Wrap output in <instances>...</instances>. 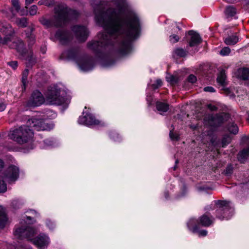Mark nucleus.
<instances>
[{
  "label": "nucleus",
  "instance_id": "864d4df0",
  "mask_svg": "<svg viewBox=\"0 0 249 249\" xmlns=\"http://www.w3.org/2000/svg\"><path fill=\"white\" fill-rule=\"evenodd\" d=\"M147 102H150V97H148L147 98Z\"/></svg>",
  "mask_w": 249,
  "mask_h": 249
},
{
  "label": "nucleus",
  "instance_id": "de8ad7c7",
  "mask_svg": "<svg viewBox=\"0 0 249 249\" xmlns=\"http://www.w3.org/2000/svg\"><path fill=\"white\" fill-rule=\"evenodd\" d=\"M34 0H26L25 2H26V6H25V8L26 9L28 8L27 7V5L30 4L31 3H32L33 2Z\"/></svg>",
  "mask_w": 249,
  "mask_h": 249
},
{
  "label": "nucleus",
  "instance_id": "a211bd4d",
  "mask_svg": "<svg viewBox=\"0 0 249 249\" xmlns=\"http://www.w3.org/2000/svg\"><path fill=\"white\" fill-rule=\"evenodd\" d=\"M200 222L203 226H209L213 222V219L207 214H204L200 218Z\"/></svg>",
  "mask_w": 249,
  "mask_h": 249
},
{
  "label": "nucleus",
  "instance_id": "a878e982",
  "mask_svg": "<svg viewBox=\"0 0 249 249\" xmlns=\"http://www.w3.org/2000/svg\"><path fill=\"white\" fill-rule=\"evenodd\" d=\"M187 52L182 48L176 49L174 52V57H182L186 55Z\"/></svg>",
  "mask_w": 249,
  "mask_h": 249
},
{
  "label": "nucleus",
  "instance_id": "5fc2aeb1",
  "mask_svg": "<svg viewBox=\"0 0 249 249\" xmlns=\"http://www.w3.org/2000/svg\"><path fill=\"white\" fill-rule=\"evenodd\" d=\"M178 30V31H179V30H180L179 28L178 27H176V29H175V31L176 32V30Z\"/></svg>",
  "mask_w": 249,
  "mask_h": 249
},
{
  "label": "nucleus",
  "instance_id": "c756f323",
  "mask_svg": "<svg viewBox=\"0 0 249 249\" xmlns=\"http://www.w3.org/2000/svg\"><path fill=\"white\" fill-rule=\"evenodd\" d=\"M167 81L171 84H175L178 81V78L173 75L168 74L166 77Z\"/></svg>",
  "mask_w": 249,
  "mask_h": 249
},
{
  "label": "nucleus",
  "instance_id": "9b49d317",
  "mask_svg": "<svg viewBox=\"0 0 249 249\" xmlns=\"http://www.w3.org/2000/svg\"><path fill=\"white\" fill-rule=\"evenodd\" d=\"M0 32L5 36L2 39H5L6 37H8V40L4 44H1V45L8 44L12 40V37L15 34V31L12 28L10 24L7 23L5 21H0Z\"/></svg>",
  "mask_w": 249,
  "mask_h": 249
},
{
  "label": "nucleus",
  "instance_id": "3c124183",
  "mask_svg": "<svg viewBox=\"0 0 249 249\" xmlns=\"http://www.w3.org/2000/svg\"><path fill=\"white\" fill-rule=\"evenodd\" d=\"M4 166L3 162L2 160H0V171L2 169Z\"/></svg>",
  "mask_w": 249,
  "mask_h": 249
},
{
  "label": "nucleus",
  "instance_id": "c85d7f7f",
  "mask_svg": "<svg viewBox=\"0 0 249 249\" xmlns=\"http://www.w3.org/2000/svg\"><path fill=\"white\" fill-rule=\"evenodd\" d=\"M239 72L241 74V77L243 79H248L249 78V70L246 68H243L239 70Z\"/></svg>",
  "mask_w": 249,
  "mask_h": 249
},
{
  "label": "nucleus",
  "instance_id": "e433bc0d",
  "mask_svg": "<svg viewBox=\"0 0 249 249\" xmlns=\"http://www.w3.org/2000/svg\"><path fill=\"white\" fill-rule=\"evenodd\" d=\"M162 85V81L160 79H157L155 82L152 84H151V87L153 89H156L161 86Z\"/></svg>",
  "mask_w": 249,
  "mask_h": 249
},
{
  "label": "nucleus",
  "instance_id": "f3484780",
  "mask_svg": "<svg viewBox=\"0 0 249 249\" xmlns=\"http://www.w3.org/2000/svg\"><path fill=\"white\" fill-rule=\"evenodd\" d=\"M229 117V115L225 113H222L221 114L213 117L212 118V121L213 122V125H217L220 123L225 121V119H227Z\"/></svg>",
  "mask_w": 249,
  "mask_h": 249
},
{
  "label": "nucleus",
  "instance_id": "79ce46f5",
  "mask_svg": "<svg viewBox=\"0 0 249 249\" xmlns=\"http://www.w3.org/2000/svg\"><path fill=\"white\" fill-rule=\"evenodd\" d=\"M232 172V167L231 166L229 165L227 167L225 170V174L227 175L231 174Z\"/></svg>",
  "mask_w": 249,
  "mask_h": 249
},
{
  "label": "nucleus",
  "instance_id": "49530a36",
  "mask_svg": "<svg viewBox=\"0 0 249 249\" xmlns=\"http://www.w3.org/2000/svg\"><path fill=\"white\" fill-rule=\"evenodd\" d=\"M208 107L211 110H214L216 108V107L215 106L211 105V104L208 105Z\"/></svg>",
  "mask_w": 249,
  "mask_h": 249
},
{
  "label": "nucleus",
  "instance_id": "cd10ccee",
  "mask_svg": "<svg viewBox=\"0 0 249 249\" xmlns=\"http://www.w3.org/2000/svg\"><path fill=\"white\" fill-rule=\"evenodd\" d=\"M228 129L230 133L233 134H236L238 132V127L237 125L234 123L230 124L228 126Z\"/></svg>",
  "mask_w": 249,
  "mask_h": 249
},
{
  "label": "nucleus",
  "instance_id": "a18cd8bd",
  "mask_svg": "<svg viewBox=\"0 0 249 249\" xmlns=\"http://www.w3.org/2000/svg\"><path fill=\"white\" fill-rule=\"evenodd\" d=\"M6 107V103L3 101H0V111L4 110Z\"/></svg>",
  "mask_w": 249,
  "mask_h": 249
},
{
  "label": "nucleus",
  "instance_id": "6e6552de",
  "mask_svg": "<svg viewBox=\"0 0 249 249\" xmlns=\"http://www.w3.org/2000/svg\"><path fill=\"white\" fill-rule=\"evenodd\" d=\"M78 123L87 126H95L102 125V122L96 119L94 116L87 110L83 111V115L79 117Z\"/></svg>",
  "mask_w": 249,
  "mask_h": 249
},
{
  "label": "nucleus",
  "instance_id": "bf43d9fd",
  "mask_svg": "<svg viewBox=\"0 0 249 249\" xmlns=\"http://www.w3.org/2000/svg\"><path fill=\"white\" fill-rule=\"evenodd\" d=\"M109 66L108 65H105V66Z\"/></svg>",
  "mask_w": 249,
  "mask_h": 249
},
{
  "label": "nucleus",
  "instance_id": "20e7f679",
  "mask_svg": "<svg viewBox=\"0 0 249 249\" xmlns=\"http://www.w3.org/2000/svg\"><path fill=\"white\" fill-rule=\"evenodd\" d=\"M78 13L73 10L68 9L66 5L60 4L55 8L54 21H53L44 17L39 18V22L46 27H59L64 24L69 20L76 18Z\"/></svg>",
  "mask_w": 249,
  "mask_h": 249
},
{
  "label": "nucleus",
  "instance_id": "dca6fc26",
  "mask_svg": "<svg viewBox=\"0 0 249 249\" xmlns=\"http://www.w3.org/2000/svg\"><path fill=\"white\" fill-rule=\"evenodd\" d=\"M188 34L191 36L189 44L190 47L198 45L201 42V38L199 35L193 31H190Z\"/></svg>",
  "mask_w": 249,
  "mask_h": 249
},
{
  "label": "nucleus",
  "instance_id": "9d476101",
  "mask_svg": "<svg viewBox=\"0 0 249 249\" xmlns=\"http://www.w3.org/2000/svg\"><path fill=\"white\" fill-rule=\"evenodd\" d=\"M19 176V168L15 165H10L4 172L3 178L8 182L15 181Z\"/></svg>",
  "mask_w": 249,
  "mask_h": 249
},
{
  "label": "nucleus",
  "instance_id": "7ed1b4c3",
  "mask_svg": "<svg viewBox=\"0 0 249 249\" xmlns=\"http://www.w3.org/2000/svg\"><path fill=\"white\" fill-rule=\"evenodd\" d=\"M26 219L27 221L23 219L20 222V225L15 227L14 232L15 236L19 238H26L39 249H47L50 243L49 237L44 233H41L35 237L38 230L34 227L27 225L32 223L30 216H27Z\"/></svg>",
  "mask_w": 249,
  "mask_h": 249
},
{
  "label": "nucleus",
  "instance_id": "6ab92c4d",
  "mask_svg": "<svg viewBox=\"0 0 249 249\" xmlns=\"http://www.w3.org/2000/svg\"><path fill=\"white\" fill-rule=\"evenodd\" d=\"M224 13L227 18L233 17L236 14L237 10L233 6L229 5L226 7Z\"/></svg>",
  "mask_w": 249,
  "mask_h": 249
},
{
  "label": "nucleus",
  "instance_id": "09e8293b",
  "mask_svg": "<svg viewBox=\"0 0 249 249\" xmlns=\"http://www.w3.org/2000/svg\"><path fill=\"white\" fill-rule=\"evenodd\" d=\"M29 39H30V43L33 44L34 43L35 37L31 35L29 38Z\"/></svg>",
  "mask_w": 249,
  "mask_h": 249
},
{
  "label": "nucleus",
  "instance_id": "b1692460",
  "mask_svg": "<svg viewBox=\"0 0 249 249\" xmlns=\"http://www.w3.org/2000/svg\"><path fill=\"white\" fill-rule=\"evenodd\" d=\"M11 3L13 7L17 12H19L21 16L25 14L23 10H20V5L18 0H12Z\"/></svg>",
  "mask_w": 249,
  "mask_h": 249
},
{
  "label": "nucleus",
  "instance_id": "4c0bfd02",
  "mask_svg": "<svg viewBox=\"0 0 249 249\" xmlns=\"http://www.w3.org/2000/svg\"><path fill=\"white\" fill-rule=\"evenodd\" d=\"M230 52L231 50L229 47H224L220 51V53L222 55H227L230 53Z\"/></svg>",
  "mask_w": 249,
  "mask_h": 249
},
{
  "label": "nucleus",
  "instance_id": "c03bdc74",
  "mask_svg": "<svg viewBox=\"0 0 249 249\" xmlns=\"http://www.w3.org/2000/svg\"><path fill=\"white\" fill-rule=\"evenodd\" d=\"M204 90L206 92H214L215 89L212 87H206L204 88Z\"/></svg>",
  "mask_w": 249,
  "mask_h": 249
},
{
  "label": "nucleus",
  "instance_id": "0eeeda50",
  "mask_svg": "<svg viewBox=\"0 0 249 249\" xmlns=\"http://www.w3.org/2000/svg\"><path fill=\"white\" fill-rule=\"evenodd\" d=\"M215 203L218 218L221 219L224 218L228 219L232 216L233 213V209L230 202L218 200Z\"/></svg>",
  "mask_w": 249,
  "mask_h": 249
},
{
  "label": "nucleus",
  "instance_id": "39448f33",
  "mask_svg": "<svg viewBox=\"0 0 249 249\" xmlns=\"http://www.w3.org/2000/svg\"><path fill=\"white\" fill-rule=\"evenodd\" d=\"M45 98L46 102L51 105H68L70 102V98L66 96V91L56 86L48 89Z\"/></svg>",
  "mask_w": 249,
  "mask_h": 249
},
{
  "label": "nucleus",
  "instance_id": "6e6d98bb",
  "mask_svg": "<svg viewBox=\"0 0 249 249\" xmlns=\"http://www.w3.org/2000/svg\"><path fill=\"white\" fill-rule=\"evenodd\" d=\"M248 117L247 120L249 122V111L248 112Z\"/></svg>",
  "mask_w": 249,
  "mask_h": 249
},
{
  "label": "nucleus",
  "instance_id": "4be33fe9",
  "mask_svg": "<svg viewBox=\"0 0 249 249\" xmlns=\"http://www.w3.org/2000/svg\"><path fill=\"white\" fill-rule=\"evenodd\" d=\"M238 41V38L236 36L233 35L228 36L225 39V43L229 45H234Z\"/></svg>",
  "mask_w": 249,
  "mask_h": 249
},
{
  "label": "nucleus",
  "instance_id": "72a5a7b5",
  "mask_svg": "<svg viewBox=\"0 0 249 249\" xmlns=\"http://www.w3.org/2000/svg\"><path fill=\"white\" fill-rule=\"evenodd\" d=\"M179 39V37L178 35L173 34L170 36V41L172 43L177 42Z\"/></svg>",
  "mask_w": 249,
  "mask_h": 249
},
{
  "label": "nucleus",
  "instance_id": "2f4dec72",
  "mask_svg": "<svg viewBox=\"0 0 249 249\" xmlns=\"http://www.w3.org/2000/svg\"><path fill=\"white\" fill-rule=\"evenodd\" d=\"M231 141V138L229 136L224 137L222 140V146L224 147L228 144Z\"/></svg>",
  "mask_w": 249,
  "mask_h": 249
},
{
  "label": "nucleus",
  "instance_id": "ea45409f",
  "mask_svg": "<svg viewBox=\"0 0 249 249\" xmlns=\"http://www.w3.org/2000/svg\"><path fill=\"white\" fill-rule=\"evenodd\" d=\"M188 80L191 83H194L196 81V77L194 75H190Z\"/></svg>",
  "mask_w": 249,
  "mask_h": 249
},
{
  "label": "nucleus",
  "instance_id": "f03ea898",
  "mask_svg": "<svg viewBox=\"0 0 249 249\" xmlns=\"http://www.w3.org/2000/svg\"><path fill=\"white\" fill-rule=\"evenodd\" d=\"M28 125H22L18 128L10 131L9 137L10 139L22 144L32 141L34 137V128L37 131L50 130L53 128V124L45 123L40 119L36 118L29 119L27 122Z\"/></svg>",
  "mask_w": 249,
  "mask_h": 249
},
{
  "label": "nucleus",
  "instance_id": "2eb2a0df",
  "mask_svg": "<svg viewBox=\"0 0 249 249\" xmlns=\"http://www.w3.org/2000/svg\"><path fill=\"white\" fill-rule=\"evenodd\" d=\"M54 38L61 44H66L69 41L71 37L68 33L59 30L55 34Z\"/></svg>",
  "mask_w": 249,
  "mask_h": 249
},
{
  "label": "nucleus",
  "instance_id": "4468645a",
  "mask_svg": "<svg viewBox=\"0 0 249 249\" xmlns=\"http://www.w3.org/2000/svg\"><path fill=\"white\" fill-rule=\"evenodd\" d=\"M197 221L194 218H192L189 220L187 225L189 229L191 231L193 232H197L199 236H205L207 234V231L206 230H198V227L196 225Z\"/></svg>",
  "mask_w": 249,
  "mask_h": 249
},
{
  "label": "nucleus",
  "instance_id": "aec40b11",
  "mask_svg": "<svg viewBox=\"0 0 249 249\" xmlns=\"http://www.w3.org/2000/svg\"><path fill=\"white\" fill-rule=\"evenodd\" d=\"M7 221L5 211L2 207L0 206V228H3Z\"/></svg>",
  "mask_w": 249,
  "mask_h": 249
},
{
  "label": "nucleus",
  "instance_id": "13d9d810",
  "mask_svg": "<svg viewBox=\"0 0 249 249\" xmlns=\"http://www.w3.org/2000/svg\"><path fill=\"white\" fill-rule=\"evenodd\" d=\"M45 50H44V51H42V53H45Z\"/></svg>",
  "mask_w": 249,
  "mask_h": 249
},
{
  "label": "nucleus",
  "instance_id": "5701e85b",
  "mask_svg": "<svg viewBox=\"0 0 249 249\" xmlns=\"http://www.w3.org/2000/svg\"><path fill=\"white\" fill-rule=\"evenodd\" d=\"M248 156H249V147L243 149L238 154V159L241 162H243Z\"/></svg>",
  "mask_w": 249,
  "mask_h": 249
},
{
  "label": "nucleus",
  "instance_id": "f257e3e1",
  "mask_svg": "<svg viewBox=\"0 0 249 249\" xmlns=\"http://www.w3.org/2000/svg\"><path fill=\"white\" fill-rule=\"evenodd\" d=\"M112 3L115 8L95 10L96 21L105 31L98 34L99 40L89 42L88 47L99 52L114 39L118 43L120 53L127 54L131 50V41L140 35L139 19L134 13L127 11L125 0H113Z\"/></svg>",
  "mask_w": 249,
  "mask_h": 249
},
{
  "label": "nucleus",
  "instance_id": "473e14b6",
  "mask_svg": "<svg viewBox=\"0 0 249 249\" xmlns=\"http://www.w3.org/2000/svg\"><path fill=\"white\" fill-rule=\"evenodd\" d=\"M44 144H45L44 147L47 148L48 147H53L55 146V142H54L53 141L52 139H47L45 140L44 142Z\"/></svg>",
  "mask_w": 249,
  "mask_h": 249
},
{
  "label": "nucleus",
  "instance_id": "8fccbe9b",
  "mask_svg": "<svg viewBox=\"0 0 249 249\" xmlns=\"http://www.w3.org/2000/svg\"><path fill=\"white\" fill-rule=\"evenodd\" d=\"M0 12H1L2 13H3V14L5 15V16L6 17L8 18V13H7V11H6L5 10H4V9L1 10L0 11Z\"/></svg>",
  "mask_w": 249,
  "mask_h": 249
},
{
  "label": "nucleus",
  "instance_id": "f8f14e48",
  "mask_svg": "<svg viewBox=\"0 0 249 249\" xmlns=\"http://www.w3.org/2000/svg\"><path fill=\"white\" fill-rule=\"evenodd\" d=\"M45 102L44 98L42 93L38 90L34 91L31 94L28 102L29 107H38Z\"/></svg>",
  "mask_w": 249,
  "mask_h": 249
},
{
  "label": "nucleus",
  "instance_id": "bb28decb",
  "mask_svg": "<svg viewBox=\"0 0 249 249\" xmlns=\"http://www.w3.org/2000/svg\"><path fill=\"white\" fill-rule=\"evenodd\" d=\"M226 75L224 71L220 72L217 78V81L218 83L221 85H224L225 83Z\"/></svg>",
  "mask_w": 249,
  "mask_h": 249
},
{
  "label": "nucleus",
  "instance_id": "a19ab883",
  "mask_svg": "<svg viewBox=\"0 0 249 249\" xmlns=\"http://www.w3.org/2000/svg\"><path fill=\"white\" fill-rule=\"evenodd\" d=\"M8 64L14 70H15L18 66V63L15 61L9 62L8 63Z\"/></svg>",
  "mask_w": 249,
  "mask_h": 249
},
{
  "label": "nucleus",
  "instance_id": "1a4fd4ad",
  "mask_svg": "<svg viewBox=\"0 0 249 249\" xmlns=\"http://www.w3.org/2000/svg\"><path fill=\"white\" fill-rule=\"evenodd\" d=\"M9 47L16 49L24 59L28 60L29 62L32 61V53L26 52L24 49V43L20 39L18 38L16 41H14L13 44L9 46Z\"/></svg>",
  "mask_w": 249,
  "mask_h": 249
},
{
  "label": "nucleus",
  "instance_id": "603ef678",
  "mask_svg": "<svg viewBox=\"0 0 249 249\" xmlns=\"http://www.w3.org/2000/svg\"><path fill=\"white\" fill-rule=\"evenodd\" d=\"M44 4L47 5H50L51 4L48 2V1H44Z\"/></svg>",
  "mask_w": 249,
  "mask_h": 249
},
{
  "label": "nucleus",
  "instance_id": "37998d69",
  "mask_svg": "<svg viewBox=\"0 0 249 249\" xmlns=\"http://www.w3.org/2000/svg\"><path fill=\"white\" fill-rule=\"evenodd\" d=\"M46 225L50 230H53L54 228L53 223L51 220H47Z\"/></svg>",
  "mask_w": 249,
  "mask_h": 249
},
{
  "label": "nucleus",
  "instance_id": "412c9836",
  "mask_svg": "<svg viewBox=\"0 0 249 249\" xmlns=\"http://www.w3.org/2000/svg\"><path fill=\"white\" fill-rule=\"evenodd\" d=\"M156 107L157 110L160 112V114H162L163 112H166L169 108L168 105L167 104L160 102H158L157 103Z\"/></svg>",
  "mask_w": 249,
  "mask_h": 249
},
{
  "label": "nucleus",
  "instance_id": "f704fd0d",
  "mask_svg": "<svg viewBox=\"0 0 249 249\" xmlns=\"http://www.w3.org/2000/svg\"><path fill=\"white\" fill-rule=\"evenodd\" d=\"M7 186L3 180L0 179V193H3L6 191Z\"/></svg>",
  "mask_w": 249,
  "mask_h": 249
},
{
  "label": "nucleus",
  "instance_id": "423d86ee",
  "mask_svg": "<svg viewBox=\"0 0 249 249\" xmlns=\"http://www.w3.org/2000/svg\"><path fill=\"white\" fill-rule=\"evenodd\" d=\"M63 55L68 59L75 61L79 68L83 71H89L91 70L93 67L91 60L84 58H79L77 51L75 49L65 52L63 53Z\"/></svg>",
  "mask_w": 249,
  "mask_h": 249
},
{
  "label": "nucleus",
  "instance_id": "c9c22d12",
  "mask_svg": "<svg viewBox=\"0 0 249 249\" xmlns=\"http://www.w3.org/2000/svg\"><path fill=\"white\" fill-rule=\"evenodd\" d=\"M37 11V7L35 5H32L29 11V14L31 16H34L36 14Z\"/></svg>",
  "mask_w": 249,
  "mask_h": 249
},
{
  "label": "nucleus",
  "instance_id": "58836bf2",
  "mask_svg": "<svg viewBox=\"0 0 249 249\" xmlns=\"http://www.w3.org/2000/svg\"><path fill=\"white\" fill-rule=\"evenodd\" d=\"M170 137L173 141H177L178 139V135L176 133H174L173 131L171 130L170 132Z\"/></svg>",
  "mask_w": 249,
  "mask_h": 249
},
{
  "label": "nucleus",
  "instance_id": "4d7b16f0",
  "mask_svg": "<svg viewBox=\"0 0 249 249\" xmlns=\"http://www.w3.org/2000/svg\"><path fill=\"white\" fill-rule=\"evenodd\" d=\"M38 3H39V4H42V3L41 2V1H39L38 2Z\"/></svg>",
  "mask_w": 249,
  "mask_h": 249
},
{
  "label": "nucleus",
  "instance_id": "7c9ffc66",
  "mask_svg": "<svg viewBox=\"0 0 249 249\" xmlns=\"http://www.w3.org/2000/svg\"><path fill=\"white\" fill-rule=\"evenodd\" d=\"M28 74V70L27 69L24 70L22 73V82L23 85L24 89L25 88V85L26 84Z\"/></svg>",
  "mask_w": 249,
  "mask_h": 249
},
{
  "label": "nucleus",
  "instance_id": "393cba45",
  "mask_svg": "<svg viewBox=\"0 0 249 249\" xmlns=\"http://www.w3.org/2000/svg\"><path fill=\"white\" fill-rule=\"evenodd\" d=\"M15 22L18 26L20 27H25L28 25V20L25 18H17Z\"/></svg>",
  "mask_w": 249,
  "mask_h": 249
},
{
  "label": "nucleus",
  "instance_id": "ddd939ff",
  "mask_svg": "<svg viewBox=\"0 0 249 249\" xmlns=\"http://www.w3.org/2000/svg\"><path fill=\"white\" fill-rule=\"evenodd\" d=\"M72 31L79 41H85L89 36V31L84 26L76 25L73 27Z\"/></svg>",
  "mask_w": 249,
  "mask_h": 249
}]
</instances>
